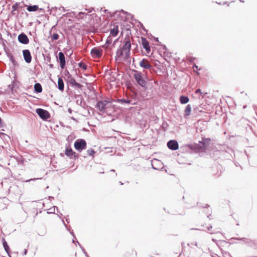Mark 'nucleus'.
<instances>
[{
    "mask_svg": "<svg viewBox=\"0 0 257 257\" xmlns=\"http://www.w3.org/2000/svg\"><path fill=\"white\" fill-rule=\"evenodd\" d=\"M145 50L146 51L147 53L149 54L150 52H151V48H150V46L148 47V48H146L145 49Z\"/></svg>",
    "mask_w": 257,
    "mask_h": 257,
    "instance_id": "3c124183",
    "label": "nucleus"
},
{
    "mask_svg": "<svg viewBox=\"0 0 257 257\" xmlns=\"http://www.w3.org/2000/svg\"><path fill=\"white\" fill-rule=\"evenodd\" d=\"M159 45L162 47L163 50H164L165 51H164V53H165L166 51L167 50V48L166 46L165 45L161 44V43L160 44H159Z\"/></svg>",
    "mask_w": 257,
    "mask_h": 257,
    "instance_id": "c03bdc74",
    "label": "nucleus"
},
{
    "mask_svg": "<svg viewBox=\"0 0 257 257\" xmlns=\"http://www.w3.org/2000/svg\"><path fill=\"white\" fill-rule=\"evenodd\" d=\"M64 74L66 77V78H65L66 81L69 79L70 78L72 77L71 74H70L69 72L67 70H66L65 71Z\"/></svg>",
    "mask_w": 257,
    "mask_h": 257,
    "instance_id": "473e14b6",
    "label": "nucleus"
},
{
    "mask_svg": "<svg viewBox=\"0 0 257 257\" xmlns=\"http://www.w3.org/2000/svg\"><path fill=\"white\" fill-rule=\"evenodd\" d=\"M57 87L58 89L62 92L64 90V84L62 77H58Z\"/></svg>",
    "mask_w": 257,
    "mask_h": 257,
    "instance_id": "dca6fc26",
    "label": "nucleus"
},
{
    "mask_svg": "<svg viewBox=\"0 0 257 257\" xmlns=\"http://www.w3.org/2000/svg\"><path fill=\"white\" fill-rule=\"evenodd\" d=\"M75 154H73V156L71 157L70 159L76 160L79 158V155L74 152Z\"/></svg>",
    "mask_w": 257,
    "mask_h": 257,
    "instance_id": "37998d69",
    "label": "nucleus"
},
{
    "mask_svg": "<svg viewBox=\"0 0 257 257\" xmlns=\"http://www.w3.org/2000/svg\"><path fill=\"white\" fill-rule=\"evenodd\" d=\"M78 65L79 67L83 69V70H86L87 68V65L83 62H80L78 63Z\"/></svg>",
    "mask_w": 257,
    "mask_h": 257,
    "instance_id": "c85d7f7f",
    "label": "nucleus"
},
{
    "mask_svg": "<svg viewBox=\"0 0 257 257\" xmlns=\"http://www.w3.org/2000/svg\"><path fill=\"white\" fill-rule=\"evenodd\" d=\"M24 59L27 63H30L32 61V56L31 52L28 49L23 50Z\"/></svg>",
    "mask_w": 257,
    "mask_h": 257,
    "instance_id": "9b49d317",
    "label": "nucleus"
},
{
    "mask_svg": "<svg viewBox=\"0 0 257 257\" xmlns=\"http://www.w3.org/2000/svg\"><path fill=\"white\" fill-rule=\"evenodd\" d=\"M27 252H28L27 249H25L24 251V255H26L27 253Z\"/></svg>",
    "mask_w": 257,
    "mask_h": 257,
    "instance_id": "e2e57ef3",
    "label": "nucleus"
},
{
    "mask_svg": "<svg viewBox=\"0 0 257 257\" xmlns=\"http://www.w3.org/2000/svg\"><path fill=\"white\" fill-rule=\"evenodd\" d=\"M87 153L89 156L93 157L96 152L93 149L90 148L87 151Z\"/></svg>",
    "mask_w": 257,
    "mask_h": 257,
    "instance_id": "72a5a7b5",
    "label": "nucleus"
},
{
    "mask_svg": "<svg viewBox=\"0 0 257 257\" xmlns=\"http://www.w3.org/2000/svg\"><path fill=\"white\" fill-rule=\"evenodd\" d=\"M223 256L224 257H227V256H230V254L229 252H227V251H225L224 253H223Z\"/></svg>",
    "mask_w": 257,
    "mask_h": 257,
    "instance_id": "de8ad7c7",
    "label": "nucleus"
},
{
    "mask_svg": "<svg viewBox=\"0 0 257 257\" xmlns=\"http://www.w3.org/2000/svg\"><path fill=\"white\" fill-rule=\"evenodd\" d=\"M62 222H63V224H64V225L66 227V228H67V229L68 231H69L70 233V234L73 236V237H74V238L76 239L75 236V235H74V232H73V230L71 231L69 228H67V226H66V224H65V223L64 221V220H62Z\"/></svg>",
    "mask_w": 257,
    "mask_h": 257,
    "instance_id": "c9c22d12",
    "label": "nucleus"
},
{
    "mask_svg": "<svg viewBox=\"0 0 257 257\" xmlns=\"http://www.w3.org/2000/svg\"><path fill=\"white\" fill-rule=\"evenodd\" d=\"M118 25H114L112 29H110V35L113 37H115L117 35L118 33Z\"/></svg>",
    "mask_w": 257,
    "mask_h": 257,
    "instance_id": "6ab92c4d",
    "label": "nucleus"
},
{
    "mask_svg": "<svg viewBox=\"0 0 257 257\" xmlns=\"http://www.w3.org/2000/svg\"><path fill=\"white\" fill-rule=\"evenodd\" d=\"M112 101L113 102H117L121 103V104L123 103H126V104H134L132 102V100L128 99H124V98H121V99H112Z\"/></svg>",
    "mask_w": 257,
    "mask_h": 257,
    "instance_id": "2eb2a0df",
    "label": "nucleus"
},
{
    "mask_svg": "<svg viewBox=\"0 0 257 257\" xmlns=\"http://www.w3.org/2000/svg\"><path fill=\"white\" fill-rule=\"evenodd\" d=\"M65 154L68 157L71 158V157L73 156V154H74V151L71 149L70 147H68L65 148Z\"/></svg>",
    "mask_w": 257,
    "mask_h": 257,
    "instance_id": "a211bd4d",
    "label": "nucleus"
},
{
    "mask_svg": "<svg viewBox=\"0 0 257 257\" xmlns=\"http://www.w3.org/2000/svg\"><path fill=\"white\" fill-rule=\"evenodd\" d=\"M197 205L198 207H202V208H206V207H209V205L208 204H205V206H201L199 205V204L198 203H197Z\"/></svg>",
    "mask_w": 257,
    "mask_h": 257,
    "instance_id": "864d4df0",
    "label": "nucleus"
},
{
    "mask_svg": "<svg viewBox=\"0 0 257 257\" xmlns=\"http://www.w3.org/2000/svg\"><path fill=\"white\" fill-rule=\"evenodd\" d=\"M55 209H56L57 212H58V208L56 206H53L52 208H51L49 209V211H47V213L48 214L55 213Z\"/></svg>",
    "mask_w": 257,
    "mask_h": 257,
    "instance_id": "2f4dec72",
    "label": "nucleus"
},
{
    "mask_svg": "<svg viewBox=\"0 0 257 257\" xmlns=\"http://www.w3.org/2000/svg\"><path fill=\"white\" fill-rule=\"evenodd\" d=\"M38 10H39V11L40 12H44V9L40 8V9H39Z\"/></svg>",
    "mask_w": 257,
    "mask_h": 257,
    "instance_id": "774afa93",
    "label": "nucleus"
},
{
    "mask_svg": "<svg viewBox=\"0 0 257 257\" xmlns=\"http://www.w3.org/2000/svg\"><path fill=\"white\" fill-rule=\"evenodd\" d=\"M138 23H139V25H140V28L142 30H143L144 32L147 33L148 30L145 28V27L143 25V24L142 23H141L140 22H139V21H138Z\"/></svg>",
    "mask_w": 257,
    "mask_h": 257,
    "instance_id": "ea45409f",
    "label": "nucleus"
},
{
    "mask_svg": "<svg viewBox=\"0 0 257 257\" xmlns=\"http://www.w3.org/2000/svg\"><path fill=\"white\" fill-rule=\"evenodd\" d=\"M236 239L237 240H242L243 241V242H244V243L246 244H248L249 246H251L252 245V241L249 239H248V238H244V237H242V238H236Z\"/></svg>",
    "mask_w": 257,
    "mask_h": 257,
    "instance_id": "393cba45",
    "label": "nucleus"
},
{
    "mask_svg": "<svg viewBox=\"0 0 257 257\" xmlns=\"http://www.w3.org/2000/svg\"><path fill=\"white\" fill-rule=\"evenodd\" d=\"M67 83H68L72 87L75 89H81L83 86L82 84L77 82L75 79L73 77L72 78H70L69 79L67 80Z\"/></svg>",
    "mask_w": 257,
    "mask_h": 257,
    "instance_id": "f8f14e48",
    "label": "nucleus"
},
{
    "mask_svg": "<svg viewBox=\"0 0 257 257\" xmlns=\"http://www.w3.org/2000/svg\"><path fill=\"white\" fill-rule=\"evenodd\" d=\"M18 40L20 43L24 45H27L29 43V39L28 36L23 32L18 35Z\"/></svg>",
    "mask_w": 257,
    "mask_h": 257,
    "instance_id": "1a4fd4ad",
    "label": "nucleus"
},
{
    "mask_svg": "<svg viewBox=\"0 0 257 257\" xmlns=\"http://www.w3.org/2000/svg\"><path fill=\"white\" fill-rule=\"evenodd\" d=\"M139 65L144 69H151L153 67V66L151 64L149 60L145 58L143 59L140 62Z\"/></svg>",
    "mask_w": 257,
    "mask_h": 257,
    "instance_id": "9d476101",
    "label": "nucleus"
},
{
    "mask_svg": "<svg viewBox=\"0 0 257 257\" xmlns=\"http://www.w3.org/2000/svg\"><path fill=\"white\" fill-rule=\"evenodd\" d=\"M80 247H81V248L82 251L83 252V253H84L85 255H86L87 254V253L85 251V249H84V248L81 245H80Z\"/></svg>",
    "mask_w": 257,
    "mask_h": 257,
    "instance_id": "8fccbe9b",
    "label": "nucleus"
},
{
    "mask_svg": "<svg viewBox=\"0 0 257 257\" xmlns=\"http://www.w3.org/2000/svg\"><path fill=\"white\" fill-rule=\"evenodd\" d=\"M34 92L37 93H39L42 91V87L40 83H36L34 86Z\"/></svg>",
    "mask_w": 257,
    "mask_h": 257,
    "instance_id": "aec40b11",
    "label": "nucleus"
},
{
    "mask_svg": "<svg viewBox=\"0 0 257 257\" xmlns=\"http://www.w3.org/2000/svg\"><path fill=\"white\" fill-rule=\"evenodd\" d=\"M191 111V106L190 104H188L185 109V116H189Z\"/></svg>",
    "mask_w": 257,
    "mask_h": 257,
    "instance_id": "bb28decb",
    "label": "nucleus"
},
{
    "mask_svg": "<svg viewBox=\"0 0 257 257\" xmlns=\"http://www.w3.org/2000/svg\"><path fill=\"white\" fill-rule=\"evenodd\" d=\"M59 36L57 33H54L51 36V39L52 41H54L55 40H57L59 39Z\"/></svg>",
    "mask_w": 257,
    "mask_h": 257,
    "instance_id": "7c9ffc66",
    "label": "nucleus"
},
{
    "mask_svg": "<svg viewBox=\"0 0 257 257\" xmlns=\"http://www.w3.org/2000/svg\"><path fill=\"white\" fill-rule=\"evenodd\" d=\"M124 52H125L124 59L127 60L130 57L131 50H128V51H126Z\"/></svg>",
    "mask_w": 257,
    "mask_h": 257,
    "instance_id": "e433bc0d",
    "label": "nucleus"
},
{
    "mask_svg": "<svg viewBox=\"0 0 257 257\" xmlns=\"http://www.w3.org/2000/svg\"><path fill=\"white\" fill-rule=\"evenodd\" d=\"M8 57L9 58L10 61L12 62L14 66L17 65V62L15 61L13 55L9 53L6 52Z\"/></svg>",
    "mask_w": 257,
    "mask_h": 257,
    "instance_id": "a878e982",
    "label": "nucleus"
},
{
    "mask_svg": "<svg viewBox=\"0 0 257 257\" xmlns=\"http://www.w3.org/2000/svg\"><path fill=\"white\" fill-rule=\"evenodd\" d=\"M195 93L196 94H198V93H200V94H201L202 93L201 92V90L200 89H197L196 90H195Z\"/></svg>",
    "mask_w": 257,
    "mask_h": 257,
    "instance_id": "09e8293b",
    "label": "nucleus"
},
{
    "mask_svg": "<svg viewBox=\"0 0 257 257\" xmlns=\"http://www.w3.org/2000/svg\"><path fill=\"white\" fill-rule=\"evenodd\" d=\"M103 12L105 13H109V16L111 18H112V17H114L115 15H116L117 14L118 11H116L114 13H111L108 12V10L105 9V10H103Z\"/></svg>",
    "mask_w": 257,
    "mask_h": 257,
    "instance_id": "f704fd0d",
    "label": "nucleus"
},
{
    "mask_svg": "<svg viewBox=\"0 0 257 257\" xmlns=\"http://www.w3.org/2000/svg\"><path fill=\"white\" fill-rule=\"evenodd\" d=\"M211 139L210 138H202V140L199 142L198 144H194L189 145L190 149L196 152L204 151L210 144Z\"/></svg>",
    "mask_w": 257,
    "mask_h": 257,
    "instance_id": "f03ea898",
    "label": "nucleus"
},
{
    "mask_svg": "<svg viewBox=\"0 0 257 257\" xmlns=\"http://www.w3.org/2000/svg\"><path fill=\"white\" fill-rule=\"evenodd\" d=\"M168 124L167 123V122L164 121L163 122V123H162V130L164 131H166L167 130V127L168 126Z\"/></svg>",
    "mask_w": 257,
    "mask_h": 257,
    "instance_id": "58836bf2",
    "label": "nucleus"
},
{
    "mask_svg": "<svg viewBox=\"0 0 257 257\" xmlns=\"http://www.w3.org/2000/svg\"><path fill=\"white\" fill-rule=\"evenodd\" d=\"M132 47V44L131 43L129 37L126 39V37L125 38L124 41V44L122 47V49L124 51L131 50Z\"/></svg>",
    "mask_w": 257,
    "mask_h": 257,
    "instance_id": "ddd939ff",
    "label": "nucleus"
},
{
    "mask_svg": "<svg viewBox=\"0 0 257 257\" xmlns=\"http://www.w3.org/2000/svg\"><path fill=\"white\" fill-rule=\"evenodd\" d=\"M90 54L93 58H99L102 56L103 50L100 48L94 47L91 49Z\"/></svg>",
    "mask_w": 257,
    "mask_h": 257,
    "instance_id": "423d86ee",
    "label": "nucleus"
},
{
    "mask_svg": "<svg viewBox=\"0 0 257 257\" xmlns=\"http://www.w3.org/2000/svg\"><path fill=\"white\" fill-rule=\"evenodd\" d=\"M19 6H20V4L18 3H16L14 5H13L12 6L13 11H14L18 10Z\"/></svg>",
    "mask_w": 257,
    "mask_h": 257,
    "instance_id": "4c0bfd02",
    "label": "nucleus"
},
{
    "mask_svg": "<svg viewBox=\"0 0 257 257\" xmlns=\"http://www.w3.org/2000/svg\"><path fill=\"white\" fill-rule=\"evenodd\" d=\"M87 143L86 141L83 139H77L74 144L75 149L78 152L81 153L86 149Z\"/></svg>",
    "mask_w": 257,
    "mask_h": 257,
    "instance_id": "7ed1b4c3",
    "label": "nucleus"
},
{
    "mask_svg": "<svg viewBox=\"0 0 257 257\" xmlns=\"http://www.w3.org/2000/svg\"><path fill=\"white\" fill-rule=\"evenodd\" d=\"M72 242L73 243H75V244L76 243V242H77L79 244V246L81 245V244L79 243V242L77 240H75L74 239H73L72 240Z\"/></svg>",
    "mask_w": 257,
    "mask_h": 257,
    "instance_id": "6e6d98bb",
    "label": "nucleus"
},
{
    "mask_svg": "<svg viewBox=\"0 0 257 257\" xmlns=\"http://www.w3.org/2000/svg\"><path fill=\"white\" fill-rule=\"evenodd\" d=\"M42 179V178H33V179H31L28 180L26 182H30L31 181H35V180H39V179Z\"/></svg>",
    "mask_w": 257,
    "mask_h": 257,
    "instance_id": "49530a36",
    "label": "nucleus"
},
{
    "mask_svg": "<svg viewBox=\"0 0 257 257\" xmlns=\"http://www.w3.org/2000/svg\"><path fill=\"white\" fill-rule=\"evenodd\" d=\"M132 71L134 72L133 76L137 83L144 89H147L148 77L146 74L145 75L142 72L135 69L132 70Z\"/></svg>",
    "mask_w": 257,
    "mask_h": 257,
    "instance_id": "f257e3e1",
    "label": "nucleus"
},
{
    "mask_svg": "<svg viewBox=\"0 0 257 257\" xmlns=\"http://www.w3.org/2000/svg\"><path fill=\"white\" fill-rule=\"evenodd\" d=\"M179 100L181 104H186L189 102V98L187 96L183 95L180 96Z\"/></svg>",
    "mask_w": 257,
    "mask_h": 257,
    "instance_id": "412c9836",
    "label": "nucleus"
},
{
    "mask_svg": "<svg viewBox=\"0 0 257 257\" xmlns=\"http://www.w3.org/2000/svg\"><path fill=\"white\" fill-rule=\"evenodd\" d=\"M36 112L43 120H47L50 117V113L45 109L38 108L36 109Z\"/></svg>",
    "mask_w": 257,
    "mask_h": 257,
    "instance_id": "20e7f679",
    "label": "nucleus"
},
{
    "mask_svg": "<svg viewBox=\"0 0 257 257\" xmlns=\"http://www.w3.org/2000/svg\"><path fill=\"white\" fill-rule=\"evenodd\" d=\"M112 43V39L110 36H108L106 40L105 44L103 45V47L104 48H106V46L109 45Z\"/></svg>",
    "mask_w": 257,
    "mask_h": 257,
    "instance_id": "cd10ccee",
    "label": "nucleus"
},
{
    "mask_svg": "<svg viewBox=\"0 0 257 257\" xmlns=\"http://www.w3.org/2000/svg\"><path fill=\"white\" fill-rule=\"evenodd\" d=\"M86 10L88 11V13H91L93 11H95L94 10V9L93 8H89V9H86Z\"/></svg>",
    "mask_w": 257,
    "mask_h": 257,
    "instance_id": "603ef678",
    "label": "nucleus"
},
{
    "mask_svg": "<svg viewBox=\"0 0 257 257\" xmlns=\"http://www.w3.org/2000/svg\"><path fill=\"white\" fill-rule=\"evenodd\" d=\"M152 168H153V169H154V170H158V168H156V167H155L154 166V165H153V163H152Z\"/></svg>",
    "mask_w": 257,
    "mask_h": 257,
    "instance_id": "338daca9",
    "label": "nucleus"
},
{
    "mask_svg": "<svg viewBox=\"0 0 257 257\" xmlns=\"http://www.w3.org/2000/svg\"><path fill=\"white\" fill-rule=\"evenodd\" d=\"M39 9L38 5H29L27 7V10L29 12H36Z\"/></svg>",
    "mask_w": 257,
    "mask_h": 257,
    "instance_id": "5701e85b",
    "label": "nucleus"
},
{
    "mask_svg": "<svg viewBox=\"0 0 257 257\" xmlns=\"http://www.w3.org/2000/svg\"><path fill=\"white\" fill-rule=\"evenodd\" d=\"M73 110L71 108H69L68 109V112L69 113H72Z\"/></svg>",
    "mask_w": 257,
    "mask_h": 257,
    "instance_id": "680f3d73",
    "label": "nucleus"
},
{
    "mask_svg": "<svg viewBox=\"0 0 257 257\" xmlns=\"http://www.w3.org/2000/svg\"><path fill=\"white\" fill-rule=\"evenodd\" d=\"M168 148L172 151H176L179 149V144L175 140H171L167 143Z\"/></svg>",
    "mask_w": 257,
    "mask_h": 257,
    "instance_id": "0eeeda50",
    "label": "nucleus"
},
{
    "mask_svg": "<svg viewBox=\"0 0 257 257\" xmlns=\"http://www.w3.org/2000/svg\"><path fill=\"white\" fill-rule=\"evenodd\" d=\"M113 102L112 99L110 101L107 100H99L97 102L95 105V107L98 108L101 111H104L106 109L107 104Z\"/></svg>",
    "mask_w": 257,
    "mask_h": 257,
    "instance_id": "39448f33",
    "label": "nucleus"
},
{
    "mask_svg": "<svg viewBox=\"0 0 257 257\" xmlns=\"http://www.w3.org/2000/svg\"><path fill=\"white\" fill-rule=\"evenodd\" d=\"M16 85H17V83H16V81H15L14 80L13 81H12L11 84H9L8 86V88L9 89H11L12 91H13L14 89V88L16 86Z\"/></svg>",
    "mask_w": 257,
    "mask_h": 257,
    "instance_id": "c756f323",
    "label": "nucleus"
},
{
    "mask_svg": "<svg viewBox=\"0 0 257 257\" xmlns=\"http://www.w3.org/2000/svg\"><path fill=\"white\" fill-rule=\"evenodd\" d=\"M74 98L76 99V103L77 105L81 106V107H84L83 105L85 104V103L84 102L83 104H82V102L83 101V98L81 95L80 94H75Z\"/></svg>",
    "mask_w": 257,
    "mask_h": 257,
    "instance_id": "4468645a",
    "label": "nucleus"
},
{
    "mask_svg": "<svg viewBox=\"0 0 257 257\" xmlns=\"http://www.w3.org/2000/svg\"><path fill=\"white\" fill-rule=\"evenodd\" d=\"M124 51L122 49L120 46L118 48L115 56V60H117V58L123 56Z\"/></svg>",
    "mask_w": 257,
    "mask_h": 257,
    "instance_id": "b1692460",
    "label": "nucleus"
},
{
    "mask_svg": "<svg viewBox=\"0 0 257 257\" xmlns=\"http://www.w3.org/2000/svg\"><path fill=\"white\" fill-rule=\"evenodd\" d=\"M118 39H116L113 43L112 45V46L114 47L115 46V44H116V43L118 41Z\"/></svg>",
    "mask_w": 257,
    "mask_h": 257,
    "instance_id": "13d9d810",
    "label": "nucleus"
},
{
    "mask_svg": "<svg viewBox=\"0 0 257 257\" xmlns=\"http://www.w3.org/2000/svg\"><path fill=\"white\" fill-rule=\"evenodd\" d=\"M120 12L121 13H122L123 14H125L127 16H130L131 17V20H134V19H133V16L132 15H131V14L127 13V12H125L124 11V10H121Z\"/></svg>",
    "mask_w": 257,
    "mask_h": 257,
    "instance_id": "79ce46f5",
    "label": "nucleus"
},
{
    "mask_svg": "<svg viewBox=\"0 0 257 257\" xmlns=\"http://www.w3.org/2000/svg\"><path fill=\"white\" fill-rule=\"evenodd\" d=\"M221 174V171L220 170V168L219 167H217V173H214L213 175L214 176H219Z\"/></svg>",
    "mask_w": 257,
    "mask_h": 257,
    "instance_id": "a19ab883",
    "label": "nucleus"
},
{
    "mask_svg": "<svg viewBox=\"0 0 257 257\" xmlns=\"http://www.w3.org/2000/svg\"><path fill=\"white\" fill-rule=\"evenodd\" d=\"M142 45L143 46V48L145 49L146 48H148V47L150 46L148 41L145 37L141 38Z\"/></svg>",
    "mask_w": 257,
    "mask_h": 257,
    "instance_id": "4be33fe9",
    "label": "nucleus"
},
{
    "mask_svg": "<svg viewBox=\"0 0 257 257\" xmlns=\"http://www.w3.org/2000/svg\"><path fill=\"white\" fill-rule=\"evenodd\" d=\"M57 61L60 63V68L63 69L66 66V60L65 55L63 52H59Z\"/></svg>",
    "mask_w": 257,
    "mask_h": 257,
    "instance_id": "6e6552de",
    "label": "nucleus"
},
{
    "mask_svg": "<svg viewBox=\"0 0 257 257\" xmlns=\"http://www.w3.org/2000/svg\"><path fill=\"white\" fill-rule=\"evenodd\" d=\"M61 9H62V10H63V11H64V12H65V11H66L63 7H60L59 8V10L60 11H61Z\"/></svg>",
    "mask_w": 257,
    "mask_h": 257,
    "instance_id": "bf43d9fd",
    "label": "nucleus"
},
{
    "mask_svg": "<svg viewBox=\"0 0 257 257\" xmlns=\"http://www.w3.org/2000/svg\"><path fill=\"white\" fill-rule=\"evenodd\" d=\"M3 126H4V123H3V121L1 117H0V127H3Z\"/></svg>",
    "mask_w": 257,
    "mask_h": 257,
    "instance_id": "5fc2aeb1",
    "label": "nucleus"
},
{
    "mask_svg": "<svg viewBox=\"0 0 257 257\" xmlns=\"http://www.w3.org/2000/svg\"><path fill=\"white\" fill-rule=\"evenodd\" d=\"M212 228V226L211 225H210L207 227L208 230H210Z\"/></svg>",
    "mask_w": 257,
    "mask_h": 257,
    "instance_id": "69168bd1",
    "label": "nucleus"
},
{
    "mask_svg": "<svg viewBox=\"0 0 257 257\" xmlns=\"http://www.w3.org/2000/svg\"><path fill=\"white\" fill-rule=\"evenodd\" d=\"M84 14V13L83 12H79V14H78V16L80 17V18H82V16Z\"/></svg>",
    "mask_w": 257,
    "mask_h": 257,
    "instance_id": "4d7b16f0",
    "label": "nucleus"
},
{
    "mask_svg": "<svg viewBox=\"0 0 257 257\" xmlns=\"http://www.w3.org/2000/svg\"><path fill=\"white\" fill-rule=\"evenodd\" d=\"M2 244H3V245L4 248L5 250L6 251V252L9 255L10 253L11 252V249H10L9 246L7 242L6 241V239L4 237L2 238Z\"/></svg>",
    "mask_w": 257,
    "mask_h": 257,
    "instance_id": "f3484780",
    "label": "nucleus"
},
{
    "mask_svg": "<svg viewBox=\"0 0 257 257\" xmlns=\"http://www.w3.org/2000/svg\"><path fill=\"white\" fill-rule=\"evenodd\" d=\"M153 38L154 39V40L158 43H160L159 42V38H156L155 37H153Z\"/></svg>",
    "mask_w": 257,
    "mask_h": 257,
    "instance_id": "052dcab7",
    "label": "nucleus"
},
{
    "mask_svg": "<svg viewBox=\"0 0 257 257\" xmlns=\"http://www.w3.org/2000/svg\"><path fill=\"white\" fill-rule=\"evenodd\" d=\"M193 69L194 71H195V69H196V70H200V69H199L198 68V66L196 64H195V63L193 65Z\"/></svg>",
    "mask_w": 257,
    "mask_h": 257,
    "instance_id": "a18cd8bd",
    "label": "nucleus"
},
{
    "mask_svg": "<svg viewBox=\"0 0 257 257\" xmlns=\"http://www.w3.org/2000/svg\"><path fill=\"white\" fill-rule=\"evenodd\" d=\"M54 197H53V196H49V197H48V199H49V200H51L52 199H54Z\"/></svg>",
    "mask_w": 257,
    "mask_h": 257,
    "instance_id": "0e129e2a",
    "label": "nucleus"
}]
</instances>
